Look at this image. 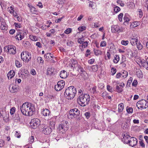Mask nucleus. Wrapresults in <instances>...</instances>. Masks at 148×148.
Instances as JSON below:
<instances>
[{
  "label": "nucleus",
  "mask_w": 148,
  "mask_h": 148,
  "mask_svg": "<svg viewBox=\"0 0 148 148\" xmlns=\"http://www.w3.org/2000/svg\"><path fill=\"white\" fill-rule=\"evenodd\" d=\"M90 100V96L87 94L80 95L77 99V102L82 106H85L88 104Z\"/></svg>",
  "instance_id": "f257e3e1"
},
{
  "label": "nucleus",
  "mask_w": 148,
  "mask_h": 148,
  "mask_svg": "<svg viewBox=\"0 0 148 148\" xmlns=\"http://www.w3.org/2000/svg\"><path fill=\"white\" fill-rule=\"evenodd\" d=\"M76 93V88L73 86H70L66 89L64 95L66 98L71 100L73 98Z\"/></svg>",
  "instance_id": "f03ea898"
},
{
  "label": "nucleus",
  "mask_w": 148,
  "mask_h": 148,
  "mask_svg": "<svg viewBox=\"0 0 148 148\" xmlns=\"http://www.w3.org/2000/svg\"><path fill=\"white\" fill-rule=\"evenodd\" d=\"M80 115V111L76 108L71 109L67 114L68 118L70 119L76 118Z\"/></svg>",
  "instance_id": "7ed1b4c3"
},
{
  "label": "nucleus",
  "mask_w": 148,
  "mask_h": 148,
  "mask_svg": "<svg viewBox=\"0 0 148 148\" xmlns=\"http://www.w3.org/2000/svg\"><path fill=\"white\" fill-rule=\"evenodd\" d=\"M27 104L28 105V106H27V108L28 109L26 112L27 113L26 114L27 116H32L33 114V112L35 111L34 106L32 104L27 102Z\"/></svg>",
  "instance_id": "20e7f679"
},
{
  "label": "nucleus",
  "mask_w": 148,
  "mask_h": 148,
  "mask_svg": "<svg viewBox=\"0 0 148 148\" xmlns=\"http://www.w3.org/2000/svg\"><path fill=\"white\" fill-rule=\"evenodd\" d=\"M21 58L23 61L28 62L31 60V55L29 52L23 51L21 53Z\"/></svg>",
  "instance_id": "39448f33"
},
{
  "label": "nucleus",
  "mask_w": 148,
  "mask_h": 148,
  "mask_svg": "<svg viewBox=\"0 0 148 148\" xmlns=\"http://www.w3.org/2000/svg\"><path fill=\"white\" fill-rule=\"evenodd\" d=\"M68 122L63 121L61 122V124L59 125V128L60 131L62 133H64L66 131L68 130Z\"/></svg>",
  "instance_id": "423d86ee"
},
{
  "label": "nucleus",
  "mask_w": 148,
  "mask_h": 148,
  "mask_svg": "<svg viewBox=\"0 0 148 148\" xmlns=\"http://www.w3.org/2000/svg\"><path fill=\"white\" fill-rule=\"evenodd\" d=\"M40 130L42 133L46 135L51 133V129L45 124H42L40 127Z\"/></svg>",
  "instance_id": "0eeeda50"
},
{
  "label": "nucleus",
  "mask_w": 148,
  "mask_h": 148,
  "mask_svg": "<svg viewBox=\"0 0 148 148\" xmlns=\"http://www.w3.org/2000/svg\"><path fill=\"white\" fill-rule=\"evenodd\" d=\"M40 123V120L37 118H34L32 119L30 123L31 127L34 129L37 128L39 126Z\"/></svg>",
  "instance_id": "6e6552de"
},
{
  "label": "nucleus",
  "mask_w": 148,
  "mask_h": 148,
  "mask_svg": "<svg viewBox=\"0 0 148 148\" xmlns=\"http://www.w3.org/2000/svg\"><path fill=\"white\" fill-rule=\"evenodd\" d=\"M65 82L63 81H60L58 82L57 84L55 86V90L57 91H60L62 90L65 85Z\"/></svg>",
  "instance_id": "1a4fd4ad"
},
{
  "label": "nucleus",
  "mask_w": 148,
  "mask_h": 148,
  "mask_svg": "<svg viewBox=\"0 0 148 148\" xmlns=\"http://www.w3.org/2000/svg\"><path fill=\"white\" fill-rule=\"evenodd\" d=\"M147 102L145 100H141L138 101L136 103V106L138 109L146 108H147Z\"/></svg>",
  "instance_id": "9d476101"
},
{
  "label": "nucleus",
  "mask_w": 148,
  "mask_h": 148,
  "mask_svg": "<svg viewBox=\"0 0 148 148\" xmlns=\"http://www.w3.org/2000/svg\"><path fill=\"white\" fill-rule=\"evenodd\" d=\"M28 106L27 104V102L24 103L22 106H20V110L22 114L25 115L27 116L26 111L27 109V108Z\"/></svg>",
  "instance_id": "9b49d317"
},
{
  "label": "nucleus",
  "mask_w": 148,
  "mask_h": 148,
  "mask_svg": "<svg viewBox=\"0 0 148 148\" xmlns=\"http://www.w3.org/2000/svg\"><path fill=\"white\" fill-rule=\"evenodd\" d=\"M8 53L10 54H14L16 53V49L13 45L8 46Z\"/></svg>",
  "instance_id": "f8f14e48"
},
{
  "label": "nucleus",
  "mask_w": 148,
  "mask_h": 148,
  "mask_svg": "<svg viewBox=\"0 0 148 148\" xmlns=\"http://www.w3.org/2000/svg\"><path fill=\"white\" fill-rule=\"evenodd\" d=\"M137 139L134 137H131L129 141L128 144L130 146L133 147L135 146L137 144Z\"/></svg>",
  "instance_id": "ddd939ff"
},
{
  "label": "nucleus",
  "mask_w": 148,
  "mask_h": 148,
  "mask_svg": "<svg viewBox=\"0 0 148 148\" xmlns=\"http://www.w3.org/2000/svg\"><path fill=\"white\" fill-rule=\"evenodd\" d=\"M88 77V75L85 71L81 73L80 75L78 76L79 78L82 80H84L87 79Z\"/></svg>",
  "instance_id": "4468645a"
},
{
  "label": "nucleus",
  "mask_w": 148,
  "mask_h": 148,
  "mask_svg": "<svg viewBox=\"0 0 148 148\" xmlns=\"http://www.w3.org/2000/svg\"><path fill=\"white\" fill-rule=\"evenodd\" d=\"M9 89L10 92L13 93L16 92L18 90V86L15 85H12L11 84L9 88Z\"/></svg>",
  "instance_id": "2eb2a0df"
},
{
  "label": "nucleus",
  "mask_w": 148,
  "mask_h": 148,
  "mask_svg": "<svg viewBox=\"0 0 148 148\" xmlns=\"http://www.w3.org/2000/svg\"><path fill=\"white\" fill-rule=\"evenodd\" d=\"M23 34L24 33H23L21 32L17 33L15 36V38L18 40H21L24 37V35Z\"/></svg>",
  "instance_id": "dca6fc26"
},
{
  "label": "nucleus",
  "mask_w": 148,
  "mask_h": 148,
  "mask_svg": "<svg viewBox=\"0 0 148 148\" xmlns=\"http://www.w3.org/2000/svg\"><path fill=\"white\" fill-rule=\"evenodd\" d=\"M131 138L129 135L126 134H124L122 140L124 143L127 144Z\"/></svg>",
  "instance_id": "f3484780"
},
{
  "label": "nucleus",
  "mask_w": 148,
  "mask_h": 148,
  "mask_svg": "<svg viewBox=\"0 0 148 148\" xmlns=\"http://www.w3.org/2000/svg\"><path fill=\"white\" fill-rule=\"evenodd\" d=\"M71 64L69 65L71 66V69L73 68V69L74 70V68L75 69H76L77 66H78L77 64V62L76 60H71Z\"/></svg>",
  "instance_id": "a211bd4d"
},
{
  "label": "nucleus",
  "mask_w": 148,
  "mask_h": 148,
  "mask_svg": "<svg viewBox=\"0 0 148 148\" xmlns=\"http://www.w3.org/2000/svg\"><path fill=\"white\" fill-rule=\"evenodd\" d=\"M120 29L119 26L117 25H114L111 27V31L112 33H115Z\"/></svg>",
  "instance_id": "6ab92c4d"
},
{
  "label": "nucleus",
  "mask_w": 148,
  "mask_h": 148,
  "mask_svg": "<svg viewBox=\"0 0 148 148\" xmlns=\"http://www.w3.org/2000/svg\"><path fill=\"white\" fill-rule=\"evenodd\" d=\"M140 63L142 66L145 68L146 69L148 70V63L146 62V60L145 61L143 60L140 61Z\"/></svg>",
  "instance_id": "aec40b11"
},
{
  "label": "nucleus",
  "mask_w": 148,
  "mask_h": 148,
  "mask_svg": "<svg viewBox=\"0 0 148 148\" xmlns=\"http://www.w3.org/2000/svg\"><path fill=\"white\" fill-rule=\"evenodd\" d=\"M15 73L14 71H10L7 74V76L8 79H11L15 75Z\"/></svg>",
  "instance_id": "412c9836"
},
{
  "label": "nucleus",
  "mask_w": 148,
  "mask_h": 148,
  "mask_svg": "<svg viewBox=\"0 0 148 148\" xmlns=\"http://www.w3.org/2000/svg\"><path fill=\"white\" fill-rule=\"evenodd\" d=\"M60 77L62 78H66L67 77V73L64 70L61 71L60 74Z\"/></svg>",
  "instance_id": "4be33fe9"
},
{
  "label": "nucleus",
  "mask_w": 148,
  "mask_h": 148,
  "mask_svg": "<svg viewBox=\"0 0 148 148\" xmlns=\"http://www.w3.org/2000/svg\"><path fill=\"white\" fill-rule=\"evenodd\" d=\"M127 57L131 58L134 56V54L132 51L130 49H128L127 51Z\"/></svg>",
  "instance_id": "5701e85b"
},
{
  "label": "nucleus",
  "mask_w": 148,
  "mask_h": 148,
  "mask_svg": "<svg viewBox=\"0 0 148 148\" xmlns=\"http://www.w3.org/2000/svg\"><path fill=\"white\" fill-rule=\"evenodd\" d=\"M47 75L51 74L53 73L54 71V69L51 66L48 67L47 69Z\"/></svg>",
  "instance_id": "b1692460"
},
{
  "label": "nucleus",
  "mask_w": 148,
  "mask_h": 148,
  "mask_svg": "<svg viewBox=\"0 0 148 148\" xmlns=\"http://www.w3.org/2000/svg\"><path fill=\"white\" fill-rule=\"evenodd\" d=\"M49 111L48 109L45 108L43 109L42 111V114L43 115L45 116H49Z\"/></svg>",
  "instance_id": "393cba45"
},
{
  "label": "nucleus",
  "mask_w": 148,
  "mask_h": 148,
  "mask_svg": "<svg viewBox=\"0 0 148 148\" xmlns=\"http://www.w3.org/2000/svg\"><path fill=\"white\" fill-rule=\"evenodd\" d=\"M136 75L139 78H142L143 77V75L141 70H138L136 72Z\"/></svg>",
  "instance_id": "a878e982"
},
{
  "label": "nucleus",
  "mask_w": 148,
  "mask_h": 148,
  "mask_svg": "<svg viewBox=\"0 0 148 148\" xmlns=\"http://www.w3.org/2000/svg\"><path fill=\"white\" fill-rule=\"evenodd\" d=\"M130 43L133 46L135 45L136 43H138V38H132V39L130 40Z\"/></svg>",
  "instance_id": "bb28decb"
},
{
  "label": "nucleus",
  "mask_w": 148,
  "mask_h": 148,
  "mask_svg": "<svg viewBox=\"0 0 148 148\" xmlns=\"http://www.w3.org/2000/svg\"><path fill=\"white\" fill-rule=\"evenodd\" d=\"M118 110L119 112H122L124 109V105L123 103H121L119 105Z\"/></svg>",
  "instance_id": "cd10ccee"
},
{
  "label": "nucleus",
  "mask_w": 148,
  "mask_h": 148,
  "mask_svg": "<svg viewBox=\"0 0 148 148\" xmlns=\"http://www.w3.org/2000/svg\"><path fill=\"white\" fill-rule=\"evenodd\" d=\"M121 76L123 78H126L128 75V73L127 71H123L121 72Z\"/></svg>",
  "instance_id": "c85d7f7f"
},
{
  "label": "nucleus",
  "mask_w": 148,
  "mask_h": 148,
  "mask_svg": "<svg viewBox=\"0 0 148 148\" xmlns=\"http://www.w3.org/2000/svg\"><path fill=\"white\" fill-rule=\"evenodd\" d=\"M50 124V128H51L52 130H53L55 129V123L53 121L50 122L49 123Z\"/></svg>",
  "instance_id": "c756f323"
},
{
  "label": "nucleus",
  "mask_w": 148,
  "mask_h": 148,
  "mask_svg": "<svg viewBox=\"0 0 148 148\" xmlns=\"http://www.w3.org/2000/svg\"><path fill=\"white\" fill-rule=\"evenodd\" d=\"M119 60V56L115 55L114 56V59L113 60V62L114 63H117Z\"/></svg>",
  "instance_id": "7c9ffc66"
},
{
  "label": "nucleus",
  "mask_w": 148,
  "mask_h": 148,
  "mask_svg": "<svg viewBox=\"0 0 148 148\" xmlns=\"http://www.w3.org/2000/svg\"><path fill=\"white\" fill-rule=\"evenodd\" d=\"M137 47L138 50H141L143 48V46L140 42L136 43Z\"/></svg>",
  "instance_id": "2f4dec72"
},
{
  "label": "nucleus",
  "mask_w": 148,
  "mask_h": 148,
  "mask_svg": "<svg viewBox=\"0 0 148 148\" xmlns=\"http://www.w3.org/2000/svg\"><path fill=\"white\" fill-rule=\"evenodd\" d=\"M76 69H77L78 71L80 73L83 72V71H84V69L80 65H78L77 66V68Z\"/></svg>",
  "instance_id": "473e14b6"
},
{
  "label": "nucleus",
  "mask_w": 148,
  "mask_h": 148,
  "mask_svg": "<svg viewBox=\"0 0 148 148\" xmlns=\"http://www.w3.org/2000/svg\"><path fill=\"white\" fill-rule=\"evenodd\" d=\"M116 91L118 93H120L122 92L123 90L122 88L119 86H117L116 87Z\"/></svg>",
  "instance_id": "72a5a7b5"
},
{
  "label": "nucleus",
  "mask_w": 148,
  "mask_h": 148,
  "mask_svg": "<svg viewBox=\"0 0 148 148\" xmlns=\"http://www.w3.org/2000/svg\"><path fill=\"white\" fill-rule=\"evenodd\" d=\"M137 12H138V14L139 17H142L143 15L142 10L140 9H138Z\"/></svg>",
  "instance_id": "f704fd0d"
},
{
  "label": "nucleus",
  "mask_w": 148,
  "mask_h": 148,
  "mask_svg": "<svg viewBox=\"0 0 148 148\" xmlns=\"http://www.w3.org/2000/svg\"><path fill=\"white\" fill-rule=\"evenodd\" d=\"M29 8L30 11L33 14L35 13L36 10H35V8L34 7L31 6L29 7Z\"/></svg>",
  "instance_id": "c9c22d12"
},
{
  "label": "nucleus",
  "mask_w": 148,
  "mask_h": 148,
  "mask_svg": "<svg viewBox=\"0 0 148 148\" xmlns=\"http://www.w3.org/2000/svg\"><path fill=\"white\" fill-rule=\"evenodd\" d=\"M15 64L16 66L17 67H20L22 66L20 62L18 60H16L15 61Z\"/></svg>",
  "instance_id": "e433bc0d"
},
{
  "label": "nucleus",
  "mask_w": 148,
  "mask_h": 148,
  "mask_svg": "<svg viewBox=\"0 0 148 148\" xmlns=\"http://www.w3.org/2000/svg\"><path fill=\"white\" fill-rule=\"evenodd\" d=\"M98 66L97 65H93L92 67V69L94 71H96L98 69Z\"/></svg>",
  "instance_id": "4c0bfd02"
},
{
  "label": "nucleus",
  "mask_w": 148,
  "mask_h": 148,
  "mask_svg": "<svg viewBox=\"0 0 148 148\" xmlns=\"http://www.w3.org/2000/svg\"><path fill=\"white\" fill-rule=\"evenodd\" d=\"M29 37L33 41H36L37 40L36 37L35 36L31 35L29 36Z\"/></svg>",
  "instance_id": "58836bf2"
},
{
  "label": "nucleus",
  "mask_w": 148,
  "mask_h": 148,
  "mask_svg": "<svg viewBox=\"0 0 148 148\" xmlns=\"http://www.w3.org/2000/svg\"><path fill=\"white\" fill-rule=\"evenodd\" d=\"M111 72L112 73L111 75H114L116 72V69L114 67H112L111 69Z\"/></svg>",
  "instance_id": "ea45409f"
},
{
  "label": "nucleus",
  "mask_w": 148,
  "mask_h": 148,
  "mask_svg": "<svg viewBox=\"0 0 148 148\" xmlns=\"http://www.w3.org/2000/svg\"><path fill=\"white\" fill-rule=\"evenodd\" d=\"M123 19L124 21V23H127L129 22V21H130V19L126 15H125Z\"/></svg>",
  "instance_id": "a19ab883"
},
{
  "label": "nucleus",
  "mask_w": 148,
  "mask_h": 148,
  "mask_svg": "<svg viewBox=\"0 0 148 148\" xmlns=\"http://www.w3.org/2000/svg\"><path fill=\"white\" fill-rule=\"evenodd\" d=\"M129 41L128 40H122L121 41L122 44L124 45H127L129 43Z\"/></svg>",
  "instance_id": "79ce46f5"
},
{
  "label": "nucleus",
  "mask_w": 148,
  "mask_h": 148,
  "mask_svg": "<svg viewBox=\"0 0 148 148\" xmlns=\"http://www.w3.org/2000/svg\"><path fill=\"white\" fill-rule=\"evenodd\" d=\"M122 126L124 129H127L128 127V124L126 122L122 124Z\"/></svg>",
  "instance_id": "37998d69"
},
{
  "label": "nucleus",
  "mask_w": 148,
  "mask_h": 148,
  "mask_svg": "<svg viewBox=\"0 0 148 148\" xmlns=\"http://www.w3.org/2000/svg\"><path fill=\"white\" fill-rule=\"evenodd\" d=\"M15 108L14 107H13L11 108L10 110V113L11 115L14 114L15 111Z\"/></svg>",
  "instance_id": "c03bdc74"
},
{
  "label": "nucleus",
  "mask_w": 148,
  "mask_h": 148,
  "mask_svg": "<svg viewBox=\"0 0 148 148\" xmlns=\"http://www.w3.org/2000/svg\"><path fill=\"white\" fill-rule=\"evenodd\" d=\"M86 27L84 26H82L81 27H80L78 28V30L82 32L83 30H85L86 29Z\"/></svg>",
  "instance_id": "a18cd8bd"
},
{
  "label": "nucleus",
  "mask_w": 148,
  "mask_h": 148,
  "mask_svg": "<svg viewBox=\"0 0 148 148\" xmlns=\"http://www.w3.org/2000/svg\"><path fill=\"white\" fill-rule=\"evenodd\" d=\"M120 10V8L117 6H116L114 8V11L116 13H117Z\"/></svg>",
  "instance_id": "49530a36"
},
{
  "label": "nucleus",
  "mask_w": 148,
  "mask_h": 148,
  "mask_svg": "<svg viewBox=\"0 0 148 148\" xmlns=\"http://www.w3.org/2000/svg\"><path fill=\"white\" fill-rule=\"evenodd\" d=\"M71 28H68L64 31V33L66 34H68L71 32Z\"/></svg>",
  "instance_id": "de8ad7c7"
},
{
  "label": "nucleus",
  "mask_w": 148,
  "mask_h": 148,
  "mask_svg": "<svg viewBox=\"0 0 148 148\" xmlns=\"http://www.w3.org/2000/svg\"><path fill=\"white\" fill-rule=\"evenodd\" d=\"M123 14L122 13H121L118 15V18L120 21H121L122 20Z\"/></svg>",
  "instance_id": "09e8293b"
},
{
  "label": "nucleus",
  "mask_w": 148,
  "mask_h": 148,
  "mask_svg": "<svg viewBox=\"0 0 148 148\" xmlns=\"http://www.w3.org/2000/svg\"><path fill=\"white\" fill-rule=\"evenodd\" d=\"M88 45V42L87 41H86V42H83L82 43V46L83 48H85L86 47H87V46Z\"/></svg>",
  "instance_id": "8fccbe9b"
},
{
  "label": "nucleus",
  "mask_w": 148,
  "mask_h": 148,
  "mask_svg": "<svg viewBox=\"0 0 148 148\" xmlns=\"http://www.w3.org/2000/svg\"><path fill=\"white\" fill-rule=\"evenodd\" d=\"M106 41H102L100 43V46L103 47L106 46Z\"/></svg>",
  "instance_id": "3c124183"
},
{
  "label": "nucleus",
  "mask_w": 148,
  "mask_h": 148,
  "mask_svg": "<svg viewBox=\"0 0 148 148\" xmlns=\"http://www.w3.org/2000/svg\"><path fill=\"white\" fill-rule=\"evenodd\" d=\"M84 115L86 118L88 119L90 116V113L89 112H87L85 113Z\"/></svg>",
  "instance_id": "603ef678"
},
{
  "label": "nucleus",
  "mask_w": 148,
  "mask_h": 148,
  "mask_svg": "<svg viewBox=\"0 0 148 148\" xmlns=\"http://www.w3.org/2000/svg\"><path fill=\"white\" fill-rule=\"evenodd\" d=\"M127 111L128 113H130L133 112V110L132 108L130 107L127 109Z\"/></svg>",
  "instance_id": "864d4df0"
},
{
  "label": "nucleus",
  "mask_w": 148,
  "mask_h": 148,
  "mask_svg": "<svg viewBox=\"0 0 148 148\" xmlns=\"http://www.w3.org/2000/svg\"><path fill=\"white\" fill-rule=\"evenodd\" d=\"M34 137L33 136H31L29 139V142L30 143H32L34 142Z\"/></svg>",
  "instance_id": "5fc2aeb1"
},
{
  "label": "nucleus",
  "mask_w": 148,
  "mask_h": 148,
  "mask_svg": "<svg viewBox=\"0 0 148 148\" xmlns=\"http://www.w3.org/2000/svg\"><path fill=\"white\" fill-rule=\"evenodd\" d=\"M96 87H97L96 86H94L92 88V93L93 94L96 93V92H97L96 90Z\"/></svg>",
  "instance_id": "6e6d98bb"
},
{
  "label": "nucleus",
  "mask_w": 148,
  "mask_h": 148,
  "mask_svg": "<svg viewBox=\"0 0 148 148\" xmlns=\"http://www.w3.org/2000/svg\"><path fill=\"white\" fill-rule=\"evenodd\" d=\"M107 90L109 92H111L112 91V88L109 85H107Z\"/></svg>",
  "instance_id": "4d7b16f0"
},
{
  "label": "nucleus",
  "mask_w": 148,
  "mask_h": 148,
  "mask_svg": "<svg viewBox=\"0 0 148 148\" xmlns=\"http://www.w3.org/2000/svg\"><path fill=\"white\" fill-rule=\"evenodd\" d=\"M139 143L140 145L142 147H145V144L143 143V140L140 141Z\"/></svg>",
  "instance_id": "13d9d810"
},
{
  "label": "nucleus",
  "mask_w": 148,
  "mask_h": 148,
  "mask_svg": "<svg viewBox=\"0 0 148 148\" xmlns=\"http://www.w3.org/2000/svg\"><path fill=\"white\" fill-rule=\"evenodd\" d=\"M37 60L38 62L40 61V63H43V60H42V58L41 57H38L37 58Z\"/></svg>",
  "instance_id": "bf43d9fd"
},
{
  "label": "nucleus",
  "mask_w": 148,
  "mask_h": 148,
  "mask_svg": "<svg viewBox=\"0 0 148 148\" xmlns=\"http://www.w3.org/2000/svg\"><path fill=\"white\" fill-rule=\"evenodd\" d=\"M51 53H47L44 55V57L47 59L49 58V56H51Z\"/></svg>",
  "instance_id": "052dcab7"
},
{
  "label": "nucleus",
  "mask_w": 148,
  "mask_h": 148,
  "mask_svg": "<svg viewBox=\"0 0 148 148\" xmlns=\"http://www.w3.org/2000/svg\"><path fill=\"white\" fill-rule=\"evenodd\" d=\"M137 81L136 80H134L133 81V82L132 83V85L134 86H136L137 84Z\"/></svg>",
  "instance_id": "680f3d73"
},
{
  "label": "nucleus",
  "mask_w": 148,
  "mask_h": 148,
  "mask_svg": "<svg viewBox=\"0 0 148 148\" xmlns=\"http://www.w3.org/2000/svg\"><path fill=\"white\" fill-rule=\"evenodd\" d=\"M16 117V119L17 121H19L20 120V118L19 116V114L17 113L15 115Z\"/></svg>",
  "instance_id": "e2e57ef3"
},
{
  "label": "nucleus",
  "mask_w": 148,
  "mask_h": 148,
  "mask_svg": "<svg viewBox=\"0 0 148 148\" xmlns=\"http://www.w3.org/2000/svg\"><path fill=\"white\" fill-rule=\"evenodd\" d=\"M64 0H59L58 1V3L59 4H62L64 3Z\"/></svg>",
  "instance_id": "0e129e2a"
},
{
  "label": "nucleus",
  "mask_w": 148,
  "mask_h": 148,
  "mask_svg": "<svg viewBox=\"0 0 148 148\" xmlns=\"http://www.w3.org/2000/svg\"><path fill=\"white\" fill-rule=\"evenodd\" d=\"M132 77H130L127 81V84H130V83L132 82Z\"/></svg>",
  "instance_id": "69168bd1"
},
{
  "label": "nucleus",
  "mask_w": 148,
  "mask_h": 148,
  "mask_svg": "<svg viewBox=\"0 0 148 148\" xmlns=\"http://www.w3.org/2000/svg\"><path fill=\"white\" fill-rule=\"evenodd\" d=\"M15 30L14 29H11L9 31V33L11 34H13L15 32Z\"/></svg>",
  "instance_id": "338daca9"
},
{
  "label": "nucleus",
  "mask_w": 148,
  "mask_h": 148,
  "mask_svg": "<svg viewBox=\"0 0 148 148\" xmlns=\"http://www.w3.org/2000/svg\"><path fill=\"white\" fill-rule=\"evenodd\" d=\"M36 45L39 48L42 47L41 45L39 42H37L36 43Z\"/></svg>",
  "instance_id": "774afa93"
}]
</instances>
